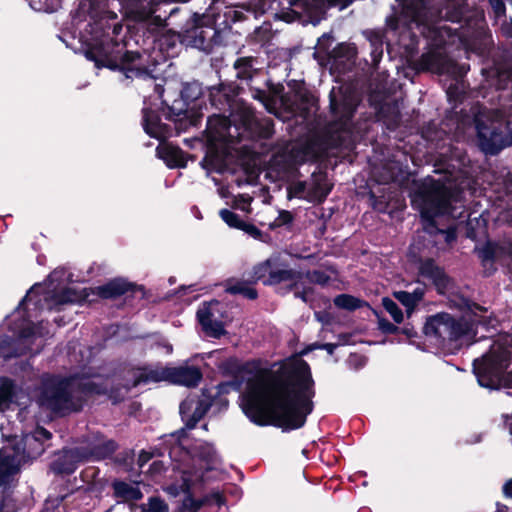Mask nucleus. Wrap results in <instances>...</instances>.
I'll list each match as a JSON object with an SVG mask.
<instances>
[{"mask_svg": "<svg viewBox=\"0 0 512 512\" xmlns=\"http://www.w3.org/2000/svg\"><path fill=\"white\" fill-rule=\"evenodd\" d=\"M18 387L14 380L9 377L0 378V411L10 408V405L16 403Z\"/></svg>", "mask_w": 512, "mask_h": 512, "instance_id": "obj_34", "label": "nucleus"}, {"mask_svg": "<svg viewBox=\"0 0 512 512\" xmlns=\"http://www.w3.org/2000/svg\"><path fill=\"white\" fill-rule=\"evenodd\" d=\"M265 369L248 377L243 396L244 414L259 426L273 425L283 430L304 426L314 408L315 382L309 364L294 358L284 363L268 382Z\"/></svg>", "mask_w": 512, "mask_h": 512, "instance_id": "obj_1", "label": "nucleus"}, {"mask_svg": "<svg viewBox=\"0 0 512 512\" xmlns=\"http://www.w3.org/2000/svg\"><path fill=\"white\" fill-rule=\"evenodd\" d=\"M139 16L141 17L139 25L143 30V36L147 39H151L152 43H154L156 38L167 29L165 19L151 13L143 17L141 14Z\"/></svg>", "mask_w": 512, "mask_h": 512, "instance_id": "obj_30", "label": "nucleus"}, {"mask_svg": "<svg viewBox=\"0 0 512 512\" xmlns=\"http://www.w3.org/2000/svg\"><path fill=\"white\" fill-rule=\"evenodd\" d=\"M75 390L86 395H106L107 388L100 383H96L90 380H81L76 383Z\"/></svg>", "mask_w": 512, "mask_h": 512, "instance_id": "obj_43", "label": "nucleus"}, {"mask_svg": "<svg viewBox=\"0 0 512 512\" xmlns=\"http://www.w3.org/2000/svg\"><path fill=\"white\" fill-rule=\"evenodd\" d=\"M286 271H291L293 273V276L289 280H286L284 282L285 283V286L283 287L284 293L293 292V294H294L295 291H297L299 289L300 281L303 278H305L304 272L297 271L292 268H288V265H286Z\"/></svg>", "mask_w": 512, "mask_h": 512, "instance_id": "obj_52", "label": "nucleus"}, {"mask_svg": "<svg viewBox=\"0 0 512 512\" xmlns=\"http://www.w3.org/2000/svg\"><path fill=\"white\" fill-rule=\"evenodd\" d=\"M203 398L198 399L195 402L193 408V402L184 401L180 404V414L182 420L185 422V427L193 429L197 423L206 415L211 406L216 403V400L211 396L203 394Z\"/></svg>", "mask_w": 512, "mask_h": 512, "instance_id": "obj_20", "label": "nucleus"}, {"mask_svg": "<svg viewBox=\"0 0 512 512\" xmlns=\"http://www.w3.org/2000/svg\"><path fill=\"white\" fill-rule=\"evenodd\" d=\"M154 47L167 56L174 57L179 52V47L184 45V36L182 32H176L171 29H166L161 35L156 38L153 43Z\"/></svg>", "mask_w": 512, "mask_h": 512, "instance_id": "obj_25", "label": "nucleus"}, {"mask_svg": "<svg viewBox=\"0 0 512 512\" xmlns=\"http://www.w3.org/2000/svg\"><path fill=\"white\" fill-rule=\"evenodd\" d=\"M115 496L124 500H139L143 494L139 488L123 481L113 483Z\"/></svg>", "mask_w": 512, "mask_h": 512, "instance_id": "obj_40", "label": "nucleus"}, {"mask_svg": "<svg viewBox=\"0 0 512 512\" xmlns=\"http://www.w3.org/2000/svg\"><path fill=\"white\" fill-rule=\"evenodd\" d=\"M333 303L338 309L349 312H354L363 307H370V304L366 300L346 293L337 295L333 299Z\"/></svg>", "mask_w": 512, "mask_h": 512, "instance_id": "obj_38", "label": "nucleus"}, {"mask_svg": "<svg viewBox=\"0 0 512 512\" xmlns=\"http://www.w3.org/2000/svg\"><path fill=\"white\" fill-rule=\"evenodd\" d=\"M219 215L221 217V219L231 228H235V229H240L242 223L244 220H242L240 218V216L229 210V209H221L220 212H219Z\"/></svg>", "mask_w": 512, "mask_h": 512, "instance_id": "obj_54", "label": "nucleus"}, {"mask_svg": "<svg viewBox=\"0 0 512 512\" xmlns=\"http://www.w3.org/2000/svg\"><path fill=\"white\" fill-rule=\"evenodd\" d=\"M260 364L259 360H248L241 363L236 358H229L221 364L220 368L224 376L230 377L234 374H239L240 372L249 374L259 372Z\"/></svg>", "mask_w": 512, "mask_h": 512, "instance_id": "obj_33", "label": "nucleus"}, {"mask_svg": "<svg viewBox=\"0 0 512 512\" xmlns=\"http://www.w3.org/2000/svg\"><path fill=\"white\" fill-rule=\"evenodd\" d=\"M294 221L293 214L288 210H281L275 218V220L269 225L271 230H275L276 228H280L282 226L291 225Z\"/></svg>", "mask_w": 512, "mask_h": 512, "instance_id": "obj_56", "label": "nucleus"}, {"mask_svg": "<svg viewBox=\"0 0 512 512\" xmlns=\"http://www.w3.org/2000/svg\"><path fill=\"white\" fill-rule=\"evenodd\" d=\"M211 105L220 112H235L238 108H246V104L238 99L243 88L236 82H224L208 88Z\"/></svg>", "mask_w": 512, "mask_h": 512, "instance_id": "obj_15", "label": "nucleus"}, {"mask_svg": "<svg viewBox=\"0 0 512 512\" xmlns=\"http://www.w3.org/2000/svg\"><path fill=\"white\" fill-rule=\"evenodd\" d=\"M512 334L500 336L481 357L473 360V373L481 387L512 388Z\"/></svg>", "mask_w": 512, "mask_h": 512, "instance_id": "obj_3", "label": "nucleus"}, {"mask_svg": "<svg viewBox=\"0 0 512 512\" xmlns=\"http://www.w3.org/2000/svg\"><path fill=\"white\" fill-rule=\"evenodd\" d=\"M82 450H61L55 454L56 458L51 463V469L57 474H71L75 471L77 463L85 454Z\"/></svg>", "mask_w": 512, "mask_h": 512, "instance_id": "obj_23", "label": "nucleus"}, {"mask_svg": "<svg viewBox=\"0 0 512 512\" xmlns=\"http://www.w3.org/2000/svg\"><path fill=\"white\" fill-rule=\"evenodd\" d=\"M237 135L239 141L249 139L252 141L268 140L275 134L274 120L270 117L258 118L251 107L240 108L237 115Z\"/></svg>", "mask_w": 512, "mask_h": 512, "instance_id": "obj_12", "label": "nucleus"}, {"mask_svg": "<svg viewBox=\"0 0 512 512\" xmlns=\"http://www.w3.org/2000/svg\"><path fill=\"white\" fill-rule=\"evenodd\" d=\"M184 45L206 53L212 52L219 44V30L213 24L205 23V17L194 13L183 29Z\"/></svg>", "mask_w": 512, "mask_h": 512, "instance_id": "obj_11", "label": "nucleus"}, {"mask_svg": "<svg viewBox=\"0 0 512 512\" xmlns=\"http://www.w3.org/2000/svg\"><path fill=\"white\" fill-rule=\"evenodd\" d=\"M163 448H205L203 445L189 443V436L185 428H181L169 435L164 436Z\"/></svg>", "mask_w": 512, "mask_h": 512, "instance_id": "obj_37", "label": "nucleus"}, {"mask_svg": "<svg viewBox=\"0 0 512 512\" xmlns=\"http://www.w3.org/2000/svg\"><path fill=\"white\" fill-rule=\"evenodd\" d=\"M430 18V7L427 0H400L398 8L386 18V26L390 31L408 32L413 25L427 26Z\"/></svg>", "mask_w": 512, "mask_h": 512, "instance_id": "obj_8", "label": "nucleus"}, {"mask_svg": "<svg viewBox=\"0 0 512 512\" xmlns=\"http://www.w3.org/2000/svg\"><path fill=\"white\" fill-rule=\"evenodd\" d=\"M475 129L480 149L488 155H496L512 146V121L499 111L475 115Z\"/></svg>", "mask_w": 512, "mask_h": 512, "instance_id": "obj_6", "label": "nucleus"}, {"mask_svg": "<svg viewBox=\"0 0 512 512\" xmlns=\"http://www.w3.org/2000/svg\"><path fill=\"white\" fill-rule=\"evenodd\" d=\"M252 97L255 100H258L268 112L275 111V102L272 100L271 96L268 95L266 90L259 88H250Z\"/></svg>", "mask_w": 512, "mask_h": 512, "instance_id": "obj_51", "label": "nucleus"}, {"mask_svg": "<svg viewBox=\"0 0 512 512\" xmlns=\"http://www.w3.org/2000/svg\"><path fill=\"white\" fill-rule=\"evenodd\" d=\"M52 299L57 305L76 303L84 299L77 290L74 288L66 287L60 292L54 293Z\"/></svg>", "mask_w": 512, "mask_h": 512, "instance_id": "obj_42", "label": "nucleus"}, {"mask_svg": "<svg viewBox=\"0 0 512 512\" xmlns=\"http://www.w3.org/2000/svg\"><path fill=\"white\" fill-rule=\"evenodd\" d=\"M453 194L452 188L440 180L429 178L418 190L422 201L421 216L433 220L435 217L449 214L452 209Z\"/></svg>", "mask_w": 512, "mask_h": 512, "instance_id": "obj_9", "label": "nucleus"}, {"mask_svg": "<svg viewBox=\"0 0 512 512\" xmlns=\"http://www.w3.org/2000/svg\"><path fill=\"white\" fill-rule=\"evenodd\" d=\"M292 276L291 271H286V264L280 263L278 258L270 257L253 267L249 279L252 283L261 282L265 286H276Z\"/></svg>", "mask_w": 512, "mask_h": 512, "instance_id": "obj_17", "label": "nucleus"}, {"mask_svg": "<svg viewBox=\"0 0 512 512\" xmlns=\"http://www.w3.org/2000/svg\"><path fill=\"white\" fill-rule=\"evenodd\" d=\"M306 190V183L304 181H298L293 186L289 187L287 190L288 199L293 197L301 198V195Z\"/></svg>", "mask_w": 512, "mask_h": 512, "instance_id": "obj_61", "label": "nucleus"}, {"mask_svg": "<svg viewBox=\"0 0 512 512\" xmlns=\"http://www.w3.org/2000/svg\"><path fill=\"white\" fill-rule=\"evenodd\" d=\"M133 379L131 381H127L125 384H120L124 387V390L128 394L133 388H136L140 385H146L151 382L154 383V380L150 379V376L155 373V368L150 366H142L133 368Z\"/></svg>", "mask_w": 512, "mask_h": 512, "instance_id": "obj_36", "label": "nucleus"}, {"mask_svg": "<svg viewBox=\"0 0 512 512\" xmlns=\"http://www.w3.org/2000/svg\"><path fill=\"white\" fill-rule=\"evenodd\" d=\"M237 115H240V108L235 112H222V114H213L207 119L206 132L210 140H215L217 137H223L226 133L230 136L231 127L237 131Z\"/></svg>", "mask_w": 512, "mask_h": 512, "instance_id": "obj_21", "label": "nucleus"}, {"mask_svg": "<svg viewBox=\"0 0 512 512\" xmlns=\"http://www.w3.org/2000/svg\"><path fill=\"white\" fill-rule=\"evenodd\" d=\"M478 37L473 39L468 45L471 50L478 53L479 55H484L490 49V44L492 42L491 34L486 31H478Z\"/></svg>", "mask_w": 512, "mask_h": 512, "instance_id": "obj_44", "label": "nucleus"}, {"mask_svg": "<svg viewBox=\"0 0 512 512\" xmlns=\"http://www.w3.org/2000/svg\"><path fill=\"white\" fill-rule=\"evenodd\" d=\"M181 456L182 464H171L173 470L182 471V483L180 485L171 484L165 488V491L172 496H178L180 493L190 494L191 489L196 483L204 482L206 472L216 469L215 455L211 450H169V457Z\"/></svg>", "mask_w": 512, "mask_h": 512, "instance_id": "obj_5", "label": "nucleus"}, {"mask_svg": "<svg viewBox=\"0 0 512 512\" xmlns=\"http://www.w3.org/2000/svg\"><path fill=\"white\" fill-rule=\"evenodd\" d=\"M196 316L202 330L207 336L220 339L227 334L223 322L215 319L210 304L204 303L203 307L198 309Z\"/></svg>", "mask_w": 512, "mask_h": 512, "instance_id": "obj_22", "label": "nucleus"}, {"mask_svg": "<svg viewBox=\"0 0 512 512\" xmlns=\"http://www.w3.org/2000/svg\"><path fill=\"white\" fill-rule=\"evenodd\" d=\"M370 44L372 47V50L370 53L371 59H372V65L376 68L383 57L382 36L378 33H374L370 38Z\"/></svg>", "mask_w": 512, "mask_h": 512, "instance_id": "obj_48", "label": "nucleus"}, {"mask_svg": "<svg viewBox=\"0 0 512 512\" xmlns=\"http://www.w3.org/2000/svg\"><path fill=\"white\" fill-rule=\"evenodd\" d=\"M93 293L104 300H115L125 296L127 302L133 299L144 300L148 298L144 285L129 281L124 277H115L103 285L94 288Z\"/></svg>", "mask_w": 512, "mask_h": 512, "instance_id": "obj_13", "label": "nucleus"}, {"mask_svg": "<svg viewBox=\"0 0 512 512\" xmlns=\"http://www.w3.org/2000/svg\"><path fill=\"white\" fill-rule=\"evenodd\" d=\"M356 48L349 43H338L329 52V58L334 61H350L356 56Z\"/></svg>", "mask_w": 512, "mask_h": 512, "instance_id": "obj_41", "label": "nucleus"}, {"mask_svg": "<svg viewBox=\"0 0 512 512\" xmlns=\"http://www.w3.org/2000/svg\"><path fill=\"white\" fill-rule=\"evenodd\" d=\"M268 95L271 96L272 100L275 102V106L278 101L283 106H288L290 103V95L284 92V86L281 83L274 84L271 80L267 81Z\"/></svg>", "mask_w": 512, "mask_h": 512, "instance_id": "obj_45", "label": "nucleus"}, {"mask_svg": "<svg viewBox=\"0 0 512 512\" xmlns=\"http://www.w3.org/2000/svg\"><path fill=\"white\" fill-rule=\"evenodd\" d=\"M239 230L244 231L254 239H260L262 236V231L258 227H256L252 223H247L245 221H243Z\"/></svg>", "mask_w": 512, "mask_h": 512, "instance_id": "obj_62", "label": "nucleus"}, {"mask_svg": "<svg viewBox=\"0 0 512 512\" xmlns=\"http://www.w3.org/2000/svg\"><path fill=\"white\" fill-rule=\"evenodd\" d=\"M216 389H217L216 396L212 397V398L215 399L216 402H219V404L226 409L228 407L229 402L227 399L221 398V396L229 394L231 391H234V386H233L231 380L220 382L216 386Z\"/></svg>", "mask_w": 512, "mask_h": 512, "instance_id": "obj_55", "label": "nucleus"}, {"mask_svg": "<svg viewBox=\"0 0 512 512\" xmlns=\"http://www.w3.org/2000/svg\"><path fill=\"white\" fill-rule=\"evenodd\" d=\"M318 99L307 89L294 90L293 100L290 99L289 107L297 111L301 116L308 117L317 109Z\"/></svg>", "mask_w": 512, "mask_h": 512, "instance_id": "obj_26", "label": "nucleus"}, {"mask_svg": "<svg viewBox=\"0 0 512 512\" xmlns=\"http://www.w3.org/2000/svg\"><path fill=\"white\" fill-rule=\"evenodd\" d=\"M142 126L145 133L155 139L163 138L169 128L161 122L159 113L149 107L142 109Z\"/></svg>", "mask_w": 512, "mask_h": 512, "instance_id": "obj_24", "label": "nucleus"}, {"mask_svg": "<svg viewBox=\"0 0 512 512\" xmlns=\"http://www.w3.org/2000/svg\"><path fill=\"white\" fill-rule=\"evenodd\" d=\"M202 378L203 373L199 367L187 364L177 367H156L155 373L150 376L154 383L168 381L190 388L198 386Z\"/></svg>", "mask_w": 512, "mask_h": 512, "instance_id": "obj_16", "label": "nucleus"}, {"mask_svg": "<svg viewBox=\"0 0 512 512\" xmlns=\"http://www.w3.org/2000/svg\"><path fill=\"white\" fill-rule=\"evenodd\" d=\"M143 512H169L168 505L159 497H151L149 503L142 507Z\"/></svg>", "mask_w": 512, "mask_h": 512, "instance_id": "obj_57", "label": "nucleus"}, {"mask_svg": "<svg viewBox=\"0 0 512 512\" xmlns=\"http://www.w3.org/2000/svg\"><path fill=\"white\" fill-rule=\"evenodd\" d=\"M251 375L252 374L240 372L239 374H234V375L230 376L231 382L234 386V391H237V392L241 391L243 385L245 383L247 384V379H248L247 376H251Z\"/></svg>", "mask_w": 512, "mask_h": 512, "instance_id": "obj_60", "label": "nucleus"}, {"mask_svg": "<svg viewBox=\"0 0 512 512\" xmlns=\"http://www.w3.org/2000/svg\"><path fill=\"white\" fill-rule=\"evenodd\" d=\"M440 13L446 21L461 24V28L464 27L462 23L467 24L469 20V6L465 0H449Z\"/></svg>", "mask_w": 512, "mask_h": 512, "instance_id": "obj_28", "label": "nucleus"}, {"mask_svg": "<svg viewBox=\"0 0 512 512\" xmlns=\"http://www.w3.org/2000/svg\"><path fill=\"white\" fill-rule=\"evenodd\" d=\"M305 279L311 284L320 285L322 287L329 284L331 277L322 270H307L304 272Z\"/></svg>", "mask_w": 512, "mask_h": 512, "instance_id": "obj_49", "label": "nucleus"}, {"mask_svg": "<svg viewBox=\"0 0 512 512\" xmlns=\"http://www.w3.org/2000/svg\"><path fill=\"white\" fill-rule=\"evenodd\" d=\"M417 276V283L426 285L427 282L441 296L446 295L454 285L453 278L433 258H420L418 260Z\"/></svg>", "mask_w": 512, "mask_h": 512, "instance_id": "obj_14", "label": "nucleus"}, {"mask_svg": "<svg viewBox=\"0 0 512 512\" xmlns=\"http://www.w3.org/2000/svg\"><path fill=\"white\" fill-rule=\"evenodd\" d=\"M201 165L208 171L220 172L225 165L224 153L215 144L208 145Z\"/></svg>", "mask_w": 512, "mask_h": 512, "instance_id": "obj_35", "label": "nucleus"}, {"mask_svg": "<svg viewBox=\"0 0 512 512\" xmlns=\"http://www.w3.org/2000/svg\"><path fill=\"white\" fill-rule=\"evenodd\" d=\"M469 331V325L462 318H455L450 313L440 312L429 316L423 326V333L439 343L453 342L461 339Z\"/></svg>", "mask_w": 512, "mask_h": 512, "instance_id": "obj_10", "label": "nucleus"}, {"mask_svg": "<svg viewBox=\"0 0 512 512\" xmlns=\"http://www.w3.org/2000/svg\"><path fill=\"white\" fill-rule=\"evenodd\" d=\"M369 201L371 206L380 212H384L387 207V203L381 197H377L373 191L369 192Z\"/></svg>", "mask_w": 512, "mask_h": 512, "instance_id": "obj_64", "label": "nucleus"}, {"mask_svg": "<svg viewBox=\"0 0 512 512\" xmlns=\"http://www.w3.org/2000/svg\"><path fill=\"white\" fill-rule=\"evenodd\" d=\"M331 190L332 186L327 183L326 178H317L308 190V198L311 201L322 203L326 200Z\"/></svg>", "mask_w": 512, "mask_h": 512, "instance_id": "obj_39", "label": "nucleus"}, {"mask_svg": "<svg viewBox=\"0 0 512 512\" xmlns=\"http://www.w3.org/2000/svg\"><path fill=\"white\" fill-rule=\"evenodd\" d=\"M74 378L49 375L42 381L41 398L45 406L54 414L65 416L70 412H78L81 405L73 401Z\"/></svg>", "mask_w": 512, "mask_h": 512, "instance_id": "obj_7", "label": "nucleus"}, {"mask_svg": "<svg viewBox=\"0 0 512 512\" xmlns=\"http://www.w3.org/2000/svg\"><path fill=\"white\" fill-rule=\"evenodd\" d=\"M421 62L426 69L439 75H448L456 81L463 79L470 68L468 64H460L451 58L442 57L438 54H425L422 56Z\"/></svg>", "mask_w": 512, "mask_h": 512, "instance_id": "obj_18", "label": "nucleus"}, {"mask_svg": "<svg viewBox=\"0 0 512 512\" xmlns=\"http://www.w3.org/2000/svg\"><path fill=\"white\" fill-rule=\"evenodd\" d=\"M203 94L202 84L196 80L184 83L180 93L181 98L187 102L193 111L199 112L204 104Z\"/></svg>", "mask_w": 512, "mask_h": 512, "instance_id": "obj_31", "label": "nucleus"}, {"mask_svg": "<svg viewBox=\"0 0 512 512\" xmlns=\"http://www.w3.org/2000/svg\"><path fill=\"white\" fill-rule=\"evenodd\" d=\"M26 450H0V470L8 477L18 473L25 462Z\"/></svg>", "mask_w": 512, "mask_h": 512, "instance_id": "obj_29", "label": "nucleus"}, {"mask_svg": "<svg viewBox=\"0 0 512 512\" xmlns=\"http://www.w3.org/2000/svg\"><path fill=\"white\" fill-rule=\"evenodd\" d=\"M202 116L201 112L193 111L187 102L181 98L175 100L171 106H167L165 118L173 121L177 129L185 130L188 127L197 126Z\"/></svg>", "mask_w": 512, "mask_h": 512, "instance_id": "obj_19", "label": "nucleus"}, {"mask_svg": "<svg viewBox=\"0 0 512 512\" xmlns=\"http://www.w3.org/2000/svg\"><path fill=\"white\" fill-rule=\"evenodd\" d=\"M227 292L233 295H243L249 300H255L258 292L255 288L249 287L245 282H236L227 288Z\"/></svg>", "mask_w": 512, "mask_h": 512, "instance_id": "obj_47", "label": "nucleus"}, {"mask_svg": "<svg viewBox=\"0 0 512 512\" xmlns=\"http://www.w3.org/2000/svg\"><path fill=\"white\" fill-rule=\"evenodd\" d=\"M256 62L257 59L253 56L238 57L233 63L236 79L241 83L249 84L258 73V69L255 68Z\"/></svg>", "mask_w": 512, "mask_h": 512, "instance_id": "obj_32", "label": "nucleus"}, {"mask_svg": "<svg viewBox=\"0 0 512 512\" xmlns=\"http://www.w3.org/2000/svg\"><path fill=\"white\" fill-rule=\"evenodd\" d=\"M393 295L406 308L407 317L409 318L414 309L417 307V304L412 299L410 292L402 290L395 291Z\"/></svg>", "mask_w": 512, "mask_h": 512, "instance_id": "obj_53", "label": "nucleus"}, {"mask_svg": "<svg viewBox=\"0 0 512 512\" xmlns=\"http://www.w3.org/2000/svg\"><path fill=\"white\" fill-rule=\"evenodd\" d=\"M106 395L113 402V404H118L125 400L127 393L124 390V387L119 384L112 386L109 390L107 389Z\"/></svg>", "mask_w": 512, "mask_h": 512, "instance_id": "obj_59", "label": "nucleus"}, {"mask_svg": "<svg viewBox=\"0 0 512 512\" xmlns=\"http://www.w3.org/2000/svg\"><path fill=\"white\" fill-rule=\"evenodd\" d=\"M333 40H334V38L330 34H327V33L323 34L318 39L319 50L321 52L326 53L329 56V52L331 51L330 47H331Z\"/></svg>", "mask_w": 512, "mask_h": 512, "instance_id": "obj_63", "label": "nucleus"}, {"mask_svg": "<svg viewBox=\"0 0 512 512\" xmlns=\"http://www.w3.org/2000/svg\"><path fill=\"white\" fill-rule=\"evenodd\" d=\"M360 104L359 97L350 90H339L335 95L334 88L329 94V108L332 120L325 129V141L333 148L345 145L346 138L352 133L353 118Z\"/></svg>", "mask_w": 512, "mask_h": 512, "instance_id": "obj_4", "label": "nucleus"}, {"mask_svg": "<svg viewBox=\"0 0 512 512\" xmlns=\"http://www.w3.org/2000/svg\"><path fill=\"white\" fill-rule=\"evenodd\" d=\"M158 158L163 160L167 167L185 168L187 165V153L180 147L171 144L159 145L156 149Z\"/></svg>", "mask_w": 512, "mask_h": 512, "instance_id": "obj_27", "label": "nucleus"}, {"mask_svg": "<svg viewBox=\"0 0 512 512\" xmlns=\"http://www.w3.org/2000/svg\"><path fill=\"white\" fill-rule=\"evenodd\" d=\"M498 244L493 241H487L482 248L478 251V257L480 258L483 266L487 262L494 263L497 259Z\"/></svg>", "mask_w": 512, "mask_h": 512, "instance_id": "obj_46", "label": "nucleus"}, {"mask_svg": "<svg viewBox=\"0 0 512 512\" xmlns=\"http://www.w3.org/2000/svg\"><path fill=\"white\" fill-rule=\"evenodd\" d=\"M382 306L391 315L395 323L400 324L403 322V312L395 301L389 297H384L382 299Z\"/></svg>", "mask_w": 512, "mask_h": 512, "instance_id": "obj_50", "label": "nucleus"}, {"mask_svg": "<svg viewBox=\"0 0 512 512\" xmlns=\"http://www.w3.org/2000/svg\"><path fill=\"white\" fill-rule=\"evenodd\" d=\"M378 329L385 335L400 334V327L380 316H378Z\"/></svg>", "mask_w": 512, "mask_h": 512, "instance_id": "obj_58", "label": "nucleus"}, {"mask_svg": "<svg viewBox=\"0 0 512 512\" xmlns=\"http://www.w3.org/2000/svg\"><path fill=\"white\" fill-rule=\"evenodd\" d=\"M123 30L117 15L111 12L90 24L91 41L86 43L84 55L95 67L122 73L127 79L151 77L148 56L127 49L124 38H118Z\"/></svg>", "mask_w": 512, "mask_h": 512, "instance_id": "obj_2", "label": "nucleus"}]
</instances>
